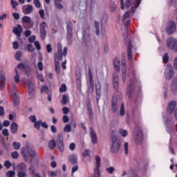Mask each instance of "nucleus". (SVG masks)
Returning <instances> with one entry per match:
<instances>
[{
	"label": "nucleus",
	"mask_w": 177,
	"mask_h": 177,
	"mask_svg": "<svg viewBox=\"0 0 177 177\" xmlns=\"http://www.w3.org/2000/svg\"><path fill=\"white\" fill-rule=\"evenodd\" d=\"M57 52L55 54V60H62L63 57V50L60 43L57 44Z\"/></svg>",
	"instance_id": "nucleus-9"
},
{
	"label": "nucleus",
	"mask_w": 177,
	"mask_h": 177,
	"mask_svg": "<svg viewBox=\"0 0 177 177\" xmlns=\"http://www.w3.org/2000/svg\"><path fill=\"white\" fill-rule=\"evenodd\" d=\"M127 45V55H128V59L132 60L133 55H132V45L131 44V40H129Z\"/></svg>",
	"instance_id": "nucleus-16"
},
{
	"label": "nucleus",
	"mask_w": 177,
	"mask_h": 177,
	"mask_svg": "<svg viewBox=\"0 0 177 177\" xmlns=\"http://www.w3.org/2000/svg\"><path fill=\"white\" fill-rule=\"evenodd\" d=\"M69 160L71 164H77V158L76 156V155H71L69 156Z\"/></svg>",
	"instance_id": "nucleus-28"
},
{
	"label": "nucleus",
	"mask_w": 177,
	"mask_h": 177,
	"mask_svg": "<svg viewBox=\"0 0 177 177\" xmlns=\"http://www.w3.org/2000/svg\"><path fill=\"white\" fill-rule=\"evenodd\" d=\"M96 93H97V99L100 97V84H97L95 85Z\"/></svg>",
	"instance_id": "nucleus-32"
},
{
	"label": "nucleus",
	"mask_w": 177,
	"mask_h": 177,
	"mask_svg": "<svg viewBox=\"0 0 177 177\" xmlns=\"http://www.w3.org/2000/svg\"><path fill=\"white\" fill-rule=\"evenodd\" d=\"M111 153H118L120 149H121V140L115 136H113L111 138Z\"/></svg>",
	"instance_id": "nucleus-3"
},
{
	"label": "nucleus",
	"mask_w": 177,
	"mask_h": 177,
	"mask_svg": "<svg viewBox=\"0 0 177 177\" xmlns=\"http://www.w3.org/2000/svg\"><path fill=\"white\" fill-rule=\"evenodd\" d=\"M11 5L12 6V9H16L17 6H19V3L15 0H11Z\"/></svg>",
	"instance_id": "nucleus-46"
},
{
	"label": "nucleus",
	"mask_w": 177,
	"mask_h": 177,
	"mask_svg": "<svg viewBox=\"0 0 177 177\" xmlns=\"http://www.w3.org/2000/svg\"><path fill=\"white\" fill-rule=\"evenodd\" d=\"M12 146H13L15 150H19L20 149L21 144H20V142H14L12 143Z\"/></svg>",
	"instance_id": "nucleus-39"
},
{
	"label": "nucleus",
	"mask_w": 177,
	"mask_h": 177,
	"mask_svg": "<svg viewBox=\"0 0 177 177\" xmlns=\"http://www.w3.org/2000/svg\"><path fill=\"white\" fill-rule=\"evenodd\" d=\"M91 153L88 149H86L82 153L83 157H89Z\"/></svg>",
	"instance_id": "nucleus-54"
},
{
	"label": "nucleus",
	"mask_w": 177,
	"mask_h": 177,
	"mask_svg": "<svg viewBox=\"0 0 177 177\" xmlns=\"http://www.w3.org/2000/svg\"><path fill=\"white\" fill-rule=\"evenodd\" d=\"M142 0H127L124 6V0H120L121 9L131 8V12H135L136 8H139Z\"/></svg>",
	"instance_id": "nucleus-2"
},
{
	"label": "nucleus",
	"mask_w": 177,
	"mask_h": 177,
	"mask_svg": "<svg viewBox=\"0 0 177 177\" xmlns=\"http://www.w3.org/2000/svg\"><path fill=\"white\" fill-rule=\"evenodd\" d=\"M28 171L30 175H35V167H34V166H30Z\"/></svg>",
	"instance_id": "nucleus-37"
},
{
	"label": "nucleus",
	"mask_w": 177,
	"mask_h": 177,
	"mask_svg": "<svg viewBox=\"0 0 177 177\" xmlns=\"http://www.w3.org/2000/svg\"><path fill=\"white\" fill-rule=\"evenodd\" d=\"M21 153L24 161L26 162L28 161V157L32 158L37 156V152L34 150V147L30 145L21 148Z\"/></svg>",
	"instance_id": "nucleus-1"
},
{
	"label": "nucleus",
	"mask_w": 177,
	"mask_h": 177,
	"mask_svg": "<svg viewBox=\"0 0 177 177\" xmlns=\"http://www.w3.org/2000/svg\"><path fill=\"white\" fill-rule=\"evenodd\" d=\"M94 26H95V34H96V35H99V34H100V30H99V22L95 21Z\"/></svg>",
	"instance_id": "nucleus-34"
},
{
	"label": "nucleus",
	"mask_w": 177,
	"mask_h": 177,
	"mask_svg": "<svg viewBox=\"0 0 177 177\" xmlns=\"http://www.w3.org/2000/svg\"><path fill=\"white\" fill-rule=\"evenodd\" d=\"M176 31V24L174 21H170L167 24V32L169 35L174 34Z\"/></svg>",
	"instance_id": "nucleus-7"
},
{
	"label": "nucleus",
	"mask_w": 177,
	"mask_h": 177,
	"mask_svg": "<svg viewBox=\"0 0 177 177\" xmlns=\"http://www.w3.org/2000/svg\"><path fill=\"white\" fill-rule=\"evenodd\" d=\"M15 174H16V173L15 172V171H9L6 173V176L13 177V176H15Z\"/></svg>",
	"instance_id": "nucleus-50"
},
{
	"label": "nucleus",
	"mask_w": 177,
	"mask_h": 177,
	"mask_svg": "<svg viewBox=\"0 0 177 177\" xmlns=\"http://www.w3.org/2000/svg\"><path fill=\"white\" fill-rule=\"evenodd\" d=\"M95 161H96V165H97V169H96L97 172L95 173V175H97L98 177H103V176L100 174V170L99 169L100 168V162H101L100 157H99L98 156H95Z\"/></svg>",
	"instance_id": "nucleus-13"
},
{
	"label": "nucleus",
	"mask_w": 177,
	"mask_h": 177,
	"mask_svg": "<svg viewBox=\"0 0 177 177\" xmlns=\"http://www.w3.org/2000/svg\"><path fill=\"white\" fill-rule=\"evenodd\" d=\"M4 167H6V168H7V169H9V168H10L12 167V162H10V161H9V160H6L4 162Z\"/></svg>",
	"instance_id": "nucleus-45"
},
{
	"label": "nucleus",
	"mask_w": 177,
	"mask_h": 177,
	"mask_svg": "<svg viewBox=\"0 0 177 177\" xmlns=\"http://www.w3.org/2000/svg\"><path fill=\"white\" fill-rule=\"evenodd\" d=\"M23 23H31V18L28 16H24L22 18Z\"/></svg>",
	"instance_id": "nucleus-40"
},
{
	"label": "nucleus",
	"mask_w": 177,
	"mask_h": 177,
	"mask_svg": "<svg viewBox=\"0 0 177 177\" xmlns=\"http://www.w3.org/2000/svg\"><path fill=\"white\" fill-rule=\"evenodd\" d=\"M67 30H68V38H71V35H72V30H71V26H70V25H68V26H67Z\"/></svg>",
	"instance_id": "nucleus-44"
},
{
	"label": "nucleus",
	"mask_w": 177,
	"mask_h": 177,
	"mask_svg": "<svg viewBox=\"0 0 177 177\" xmlns=\"http://www.w3.org/2000/svg\"><path fill=\"white\" fill-rule=\"evenodd\" d=\"M113 88L115 91H118V88L120 86L118 74L113 73Z\"/></svg>",
	"instance_id": "nucleus-11"
},
{
	"label": "nucleus",
	"mask_w": 177,
	"mask_h": 177,
	"mask_svg": "<svg viewBox=\"0 0 177 177\" xmlns=\"http://www.w3.org/2000/svg\"><path fill=\"white\" fill-rule=\"evenodd\" d=\"M174 67L175 70H177V57H176L173 62Z\"/></svg>",
	"instance_id": "nucleus-64"
},
{
	"label": "nucleus",
	"mask_w": 177,
	"mask_h": 177,
	"mask_svg": "<svg viewBox=\"0 0 177 177\" xmlns=\"http://www.w3.org/2000/svg\"><path fill=\"white\" fill-rule=\"evenodd\" d=\"M27 49L29 52H34V46H32L31 44H28L27 46Z\"/></svg>",
	"instance_id": "nucleus-61"
},
{
	"label": "nucleus",
	"mask_w": 177,
	"mask_h": 177,
	"mask_svg": "<svg viewBox=\"0 0 177 177\" xmlns=\"http://www.w3.org/2000/svg\"><path fill=\"white\" fill-rule=\"evenodd\" d=\"M42 120L36 121V122L34 123V127L36 128V129H39L41 128Z\"/></svg>",
	"instance_id": "nucleus-38"
},
{
	"label": "nucleus",
	"mask_w": 177,
	"mask_h": 177,
	"mask_svg": "<svg viewBox=\"0 0 177 177\" xmlns=\"http://www.w3.org/2000/svg\"><path fill=\"white\" fill-rule=\"evenodd\" d=\"M28 92L30 95H34L35 93V86L34 85V80L32 79L27 82Z\"/></svg>",
	"instance_id": "nucleus-10"
},
{
	"label": "nucleus",
	"mask_w": 177,
	"mask_h": 177,
	"mask_svg": "<svg viewBox=\"0 0 177 177\" xmlns=\"http://www.w3.org/2000/svg\"><path fill=\"white\" fill-rule=\"evenodd\" d=\"M120 115H124V114H125V108L124 106V104H122L121 105V108H120Z\"/></svg>",
	"instance_id": "nucleus-53"
},
{
	"label": "nucleus",
	"mask_w": 177,
	"mask_h": 177,
	"mask_svg": "<svg viewBox=\"0 0 177 177\" xmlns=\"http://www.w3.org/2000/svg\"><path fill=\"white\" fill-rule=\"evenodd\" d=\"M129 17V12H126L123 16L122 21H125L127 19H128Z\"/></svg>",
	"instance_id": "nucleus-55"
},
{
	"label": "nucleus",
	"mask_w": 177,
	"mask_h": 177,
	"mask_svg": "<svg viewBox=\"0 0 177 177\" xmlns=\"http://www.w3.org/2000/svg\"><path fill=\"white\" fill-rule=\"evenodd\" d=\"M15 75L14 76L15 82L16 84H19V82H20V75L19 74L17 69H15Z\"/></svg>",
	"instance_id": "nucleus-29"
},
{
	"label": "nucleus",
	"mask_w": 177,
	"mask_h": 177,
	"mask_svg": "<svg viewBox=\"0 0 177 177\" xmlns=\"http://www.w3.org/2000/svg\"><path fill=\"white\" fill-rule=\"evenodd\" d=\"M134 138L136 145H140V143H142V141L143 140V133H142V131H140L138 134H136Z\"/></svg>",
	"instance_id": "nucleus-17"
},
{
	"label": "nucleus",
	"mask_w": 177,
	"mask_h": 177,
	"mask_svg": "<svg viewBox=\"0 0 177 177\" xmlns=\"http://www.w3.org/2000/svg\"><path fill=\"white\" fill-rule=\"evenodd\" d=\"M115 9H117V5H115V3H114V2L111 1L110 3V10H111V12H114V10H115Z\"/></svg>",
	"instance_id": "nucleus-41"
},
{
	"label": "nucleus",
	"mask_w": 177,
	"mask_h": 177,
	"mask_svg": "<svg viewBox=\"0 0 177 177\" xmlns=\"http://www.w3.org/2000/svg\"><path fill=\"white\" fill-rule=\"evenodd\" d=\"M0 83H1V88L3 89L5 86V84H6V78L5 77V72L1 71L0 72Z\"/></svg>",
	"instance_id": "nucleus-18"
},
{
	"label": "nucleus",
	"mask_w": 177,
	"mask_h": 177,
	"mask_svg": "<svg viewBox=\"0 0 177 177\" xmlns=\"http://www.w3.org/2000/svg\"><path fill=\"white\" fill-rule=\"evenodd\" d=\"M66 91H67V86H66V84H62L59 88V92L63 93V92H66Z\"/></svg>",
	"instance_id": "nucleus-51"
},
{
	"label": "nucleus",
	"mask_w": 177,
	"mask_h": 177,
	"mask_svg": "<svg viewBox=\"0 0 177 177\" xmlns=\"http://www.w3.org/2000/svg\"><path fill=\"white\" fill-rule=\"evenodd\" d=\"M37 67L39 71H42L44 70V64H42V62H39L37 63Z\"/></svg>",
	"instance_id": "nucleus-52"
},
{
	"label": "nucleus",
	"mask_w": 177,
	"mask_h": 177,
	"mask_svg": "<svg viewBox=\"0 0 177 177\" xmlns=\"http://www.w3.org/2000/svg\"><path fill=\"white\" fill-rule=\"evenodd\" d=\"M18 177H27V171H17Z\"/></svg>",
	"instance_id": "nucleus-35"
},
{
	"label": "nucleus",
	"mask_w": 177,
	"mask_h": 177,
	"mask_svg": "<svg viewBox=\"0 0 177 177\" xmlns=\"http://www.w3.org/2000/svg\"><path fill=\"white\" fill-rule=\"evenodd\" d=\"M46 28H48V24L43 21L39 24L40 38L44 41L46 38Z\"/></svg>",
	"instance_id": "nucleus-5"
},
{
	"label": "nucleus",
	"mask_w": 177,
	"mask_h": 177,
	"mask_svg": "<svg viewBox=\"0 0 177 177\" xmlns=\"http://www.w3.org/2000/svg\"><path fill=\"white\" fill-rule=\"evenodd\" d=\"M35 46L37 50H41V44H39V41H35Z\"/></svg>",
	"instance_id": "nucleus-56"
},
{
	"label": "nucleus",
	"mask_w": 177,
	"mask_h": 177,
	"mask_svg": "<svg viewBox=\"0 0 177 177\" xmlns=\"http://www.w3.org/2000/svg\"><path fill=\"white\" fill-rule=\"evenodd\" d=\"M88 78H89L90 86L92 88H93V77H92V72L91 71V69H88Z\"/></svg>",
	"instance_id": "nucleus-31"
},
{
	"label": "nucleus",
	"mask_w": 177,
	"mask_h": 177,
	"mask_svg": "<svg viewBox=\"0 0 177 177\" xmlns=\"http://www.w3.org/2000/svg\"><path fill=\"white\" fill-rule=\"evenodd\" d=\"M29 120L31 121V122H37V117L35 115H30L29 117Z\"/></svg>",
	"instance_id": "nucleus-59"
},
{
	"label": "nucleus",
	"mask_w": 177,
	"mask_h": 177,
	"mask_svg": "<svg viewBox=\"0 0 177 177\" xmlns=\"http://www.w3.org/2000/svg\"><path fill=\"white\" fill-rule=\"evenodd\" d=\"M33 3L35 6H36V8H41V2L39 1V0H33Z\"/></svg>",
	"instance_id": "nucleus-47"
},
{
	"label": "nucleus",
	"mask_w": 177,
	"mask_h": 177,
	"mask_svg": "<svg viewBox=\"0 0 177 177\" xmlns=\"http://www.w3.org/2000/svg\"><path fill=\"white\" fill-rule=\"evenodd\" d=\"M119 133L122 136L123 138H125L128 136V131L125 129H120L119 130Z\"/></svg>",
	"instance_id": "nucleus-33"
},
{
	"label": "nucleus",
	"mask_w": 177,
	"mask_h": 177,
	"mask_svg": "<svg viewBox=\"0 0 177 177\" xmlns=\"http://www.w3.org/2000/svg\"><path fill=\"white\" fill-rule=\"evenodd\" d=\"M12 32L17 37H20V35H21V32H23V27H21V25H17V27L13 28Z\"/></svg>",
	"instance_id": "nucleus-15"
},
{
	"label": "nucleus",
	"mask_w": 177,
	"mask_h": 177,
	"mask_svg": "<svg viewBox=\"0 0 177 177\" xmlns=\"http://www.w3.org/2000/svg\"><path fill=\"white\" fill-rule=\"evenodd\" d=\"M124 147L125 154H128V142H124Z\"/></svg>",
	"instance_id": "nucleus-63"
},
{
	"label": "nucleus",
	"mask_w": 177,
	"mask_h": 177,
	"mask_svg": "<svg viewBox=\"0 0 177 177\" xmlns=\"http://www.w3.org/2000/svg\"><path fill=\"white\" fill-rule=\"evenodd\" d=\"M39 15L41 19L45 20V11L44 10H39Z\"/></svg>",
	"instance_id": "nucleus-48"
},
{
	"label": "nucleus",
	"mask_w": 177,
	"mask_h": 177,
	"mask_svg": "<svg viewBox=\"0 0 177 177\" xmlns=\"http://www.w3.org/2000/svg\"><path fill=\"white\" fill-rule=\"evenodd\" d=\"M17 68H19V70H22V71H24V73H27L28 66H27V65L24 64V63H20L17 64Z\"/></svg>",
	"instance_id": "nucleus-23"
},
{
	"label": "nucleus",
	"mask_w": 177,
	"mask_h": 177,
	"mask_svg": "<svg viewBox=\"0 0 177 177\" xmlns=\"http://www.w3.org/2000/svg\"><path fill=\"white\" fill-rule=\"evenodd\" d=\"M90 136L91 138L92 142L94 145H96L97 143V136L96 135V133L93 131V129H91V133H90Z\"/></svg>",
	"instance_id": "nucleus-19"
},
{
	"label": "nucleus",
	"mask_w": 177,
	"mask_h": 177,
	"mask_svg": "<svg viewBox=\"0 0 177 177\" xmlns=\"http://www.w3.org/2000/svg\"><path fill=\"white\" fill-rule=\"evenodd\" d=\"M171 91L175 93L177 92V77H174L171 83Z\"/></svg>",
	"instance_id": "nucleus-24"
},
{
	"label": "nucleus",
	"mask_w": 177,
	"mask_h": 177,
	"mask_svg": "<svg viewBox=\"0 0 177 177\" xmlns=\"http://www.w3.org/2000/svg\"><path fill=\"white\" fill-rule=\"evenodd\" d=\"M61 102L62 104H67V103H68V97L66 95H62V100Z\"/></svg>",
	"instance_id": "nucleus-36"
},
{
	"label": "nucleus",
	"mask_w": 177,
	"mask_h": 177,
	"mask_svg": "<svg viewBox=\"0 0 177 177\" xmlns=\"http://www.w3.org/2000/svg\"><path fill=\"white\" fill-rule=\"evenodd\" d=\"M17 171H27V165L24 162L19 163L17 166Z\"/></svg>",
	"instance_id": "nucleus-21"
},
{
	"label": "nucleus",
	"mask_w": 177,
	"mask_h": 177,
	"mask_svg": "<svg viewBox=\"0 0 177 177\" xmlns=\"http://www.w3.org/2000/svg\"><path fill=\"white\" fill-rule=\"evenodd\" d=\"M21 51H18L17 52V53L15 54V59H17V60H20V57H21Z\"/></svg>",
	"instance_id": "nucleus-58"
},
{
	"label": "nucleus",
	"mask_w": 177,
	"mask_h": 177,
	"mask_svg": "<svg viewBox=\"0 0 177 177\" xmlns=\"http://www.w3.org/2000/svg\"><path fill=\"white\" fill-rule=\"evenodd\" d=\"M120 59L115 58L113 60V66L117 71H120Z\"/></svg>",
	"instance_id": "nucleus-25"
},
{
	"label": "nucleus",
	"mask_w": 177,
	"mask_h": 177,
	"mask_svg": "<svg viewBox=\"0 0 177 177\" xmlns=\"http://www.w3.org/2000/svg\"><path fill=\"white\" fill-rule=\"evenodd\" d=\"M166 45L169 49H171L174 52H177V39L174 37L167 39Z\"/></svg>",
	"instance_id": "nucleus-4"
},
{
	"label": "nucleus",
	"mask_w": 177,
	"mask_h": 177,
	"mask_svg": "<svg viewBox=\"0 0 177 177\" xmlns=\"http://www.w3.org/2000/svg\"><path fill=\"white\" fill-rule=\"evenodd\" d=\"M169 60V56L168 55V53H165L163 56L164 63H168Z\"/></svg>",
	"instance_id": "nucleus-49"
},
{
	"label": "nucleus",
	"mask_w": 177,
	"mask_h": 177,
	"mask_svg": "<svg viewBox=\"0 0 177 177\" xmlns=\"http://www.w3.org/2000/svg\"><path fill=\"white\" fill-rule=\"evenodd\" d=\"M22 10L24 15H30V13H32V10H34V7L30 4H28L22 7Z\"/></svg>",
	"instance_id": "nucleus-12"
},
{
	"label": "nucleus",
	"mask_w": 177,
	"mask_h": 177,
	"mask_svg": "<svg viewBox=\"0 0 177 177\" xmlns=\"http://www.w3.org/2000/svg\"><path fill=\"white\" fill-rule=\"evenodd\" d=\"M18 128H19V126L17 125V123L12 122L10 125V129L12 133H17Z\"/></svg>",
	"instance_id": "nucleus-22"
},
{
	"label": "nucleus",
	"mask_w": 177,
	"mask_h": 177,
	"mask_svg": "<svg viewBox=\"0 0 177 177\" xmlns=\"http://www.w3.org/2000/svg\"><path fill=\"white\" fill-rule=\"evenodd\" d=\"M122 77L123 82L127 81V66L125 65V57H122Z\"/></svg>",
	"instance_id": "nucleus-8"
},
{
	"label": "nucleus",
	"mask_w": 177,
	"mask_h": 177,
	"mask_svg": "<svg viewBox=\"0 0 177 177\" xmlns=\"http://www.w3.org/2000/svg\"><path fill=\"white\" fill-rule=\"evenodd\" d=\"M11 157L14 159V160H17V158H19V153H17V151H15L11 153Z\"/></svg>",
	"instance_id": "nucleus-43"
},
{
	"label": "nucleus",
	"mask_w": 177,
	"mask_h": 177,
	"mask_svg": "<svg viewBox=\"0 0 177 177\" xmlns=\"http://www.w3.org/2000/svg\"><path fill=\"white\" fill-rule=\"evenodd\" d=\"M55 5L57 9H59V10L63 9V6L60 3H55Z\"/></svg>",
	"instance_id": "nucleus-62"
},
{
	"label": "nucleus",
	"mask_w": 177,
	"mask_h": 177,
	"mask_svg": "<svg viewBox=\"0 0 177 177\" xmlns=\"http://www.w3.org/2000/svg\"><path fill=\"white\" fill-rule=\"evenodd\" d=\"M48 175L50 177H55L57 175V171H49Z\"/></svg>",
	"instance_id": "nucleus-60"
},
{
	"label": "nucleus",
	"mask_w": 177,
	"mask_h": 177,
	"mask_svg": "<svg viewBox=\"0 0 177 177\" xmlns=\"http://www.w3.org/2000/svg\"><path fill=\"white\" fill-rule=\"evenodd\" d=\"M112 110H113V113H115V111H117V98H113Z\"/></svg>",
	"instance_id": "nucleus-30"
},
{
	"label": "nucleus",
	"mask_w": 177,
	"mask_h": 177,
	"mask_svg": "<svg viewBox=\"0 0 177 177\" xmlns=\"http://www.w3.org/2000/svg\"><path fill=\"white\" fill-rule=\"evenodd\" d=\"M174 68L172 65L167 64L165 71V76L166 77L167 80H171L172 77H174Z\"/></svg>",
	"instance_id": "nucleus-6"
},
{
	"label": "nucleus",
	"mask_w": 177,
	"mask_h": 177,
	"mask_svg": "<svg viewBox=\"0 0 177 177\" xmlns=\"http://www.w3.org/2000/svg\"><path fill=\"white\" fill-rule=\"evenodd\" d=\"M59 60L55 58V71L57 74H60V64H59Z\"/></svg>",
	"instance_id": "nucleus-26"
},
{
	"label": "nucleus",
	"mask_w": 177,
	"mask_h": 177,
	"mask_svg": "<svg viewBox=\"0 0 177 177\" xmlns=\"http://www.w3.org/2000/svg\"><path fill=\"white\" fill-rule=\"evenodd\" d=\"M57 145L60 151H64V144L63 143V136L59 135Z\"/></svg>",
	"instance_id": "nucleus-14"
},
{
	"label": "nucleus",
	"mask_w": 177,
	"mask_h": 177,
	"mask_svg": "<svg viewBox=\"0 0 177 177\" xmlns=\"http://www.w3.org/2000/svg\"><path fill=\"white\" fill-rule=\"evenodd\" d=\"M175 107H176V102L174 101L171 102L167 108L168 113H169V114H172V113H174V110H175Z\"/></svg>",
	"instance_id": "nucleus-20"
},
{
	"label": "nucleus",
	"mask_w": 177,
	"mask_h": 177,
	"mask_svg": "<svg viewBox=\"0 0 177 177\" xmlns=\"http://www.w3.org/2000/svg\"><path fill=\"white\" fill-rule=\"evenodd\" d=\"M106 172H108L109 174H113V172H114V171H115V169H114V167H109V168H106Z\"/></svg>",
	"instance_id": "nucleus-57"
},
{
	"label": "nucleus",
	"mask_w": 177,
	"mask_h": 177,
	"mask_svg": "<svg viewBox=\"0 0 177 177\" xmlns=\"http://www.w3.org/2000/svg\"><path fill=\"white\" fill-rule=\"evenodd\" d=\"M48 147L50 150H54L55 147H56V141L55 140H52L48 141Z\"/></svg>",
	"instance_id": "nucleus-27"
},
{
	"label": "nucleus",
	"mask_w": 177,
	"mask_h": 177,
	"mask_svg": "<svg viewBox=\"0 0 177 177\" xmlns=\"http://www.w3.org/2000/svg\"><path fill=\"white\" fill-rule=\"evenodd\" d=\"M64 132H71V125L66 124L65 127L64 128Z\"/></svg>",
	"instance_id": "nucleus-42"
}]
</instances>
